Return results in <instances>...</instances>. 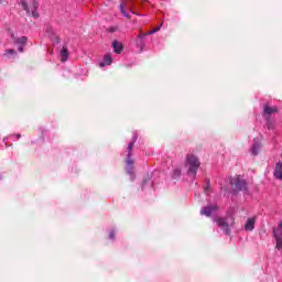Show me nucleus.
<instances>
[{"mask_svg": "<svg viewBox=\"0 0 282 282\" xmlns=\"http://www.w3.org/2000/svg\"><path fill=\"white\" fill-rule=\"evenodd\" d=\"M22 8L26 13L32 14L34 19H39V2L36 0H33L30 4H28L25 1H22Z\"/></svg>", "mask_w": 282, "mask_h": 282, "instance_id": "obj_5", "label": "nucleus"}, {"mask_svg": "<svg viewBox=\"0 0 282 282\" xmlns=\"http://www.w3.org/2000/svg\"><path fill=\"white\" fill-rule=\"evenodd\" d=\"M109 239L111 241H113V239H116V229H112L110 232H109Z\"/></svg>", "mask_w": 282, "mask_h": 282, "instance_id": "obj_24", "label": "nucleus"}, {"mask_svg": "<svg viewBox=\"0 0 282 282\" xmlns=\"http://www.w3.org/2000/svg\"><path fill=\"white\" fill-rule=\"evenodd\" d=\"M217 210V206L207 205L200 210V215H205V217H210Z\"/></svg>", "mask_w": 282, "mask_h": 282, "instance_id": "obj_9", "label": "nucleus"}, {"mask_svg": "<svg viewBox=\"0 0 282 282\" xmlns=\"http://www.w3.org/2000/svg\"><path fill=\"white\" fill-rule=\"evenodd\" d=\"M254 224H257V218H248L246 224H245V230L247 232H252L254 230Z\"/></svg>", "mask_w": 282, "mask_h": 282, "instance_id": "obj_10", "label": "nucleus"}, {"mask_svg": "<svg viewBox=\"0 0 282 282\" xmlns=\"http://www.w3.org/2000/svg\"><path fill=\"white\" fill-rule=\"evenodd\" d=\"M279 111V108L276 106L271 107L270 105H264L263 106V118H270L272 113H276Z\"/></svg>", "mask_w": 282, "mask_h": 282, "instance_id": "obj_8", "label": "nucleus"}, {"mask_svg": "<svg viewBox=\"0 0 282 282\" xmlns=\"http://www.w3.org/2000/svg\"><path fill=\"white\" fill-rule=\"evenodd\" d=\"M144 36H149V34L138 35L137 37V47L140 48V52L144 50Z\"/></svg>", "mask_w": 282, "mask_h": 282, "instance_id": "obj_15", "label": "nucleus"}, {"mask_svg": "<svg viewBox=\"0 0 282 282\" xmlns=\"http://www.w3.org/2000/svg\"><path fill=\"white\" fill-rule=\"evenodd\" d=\"M0 3H1V0H0Z\"/></svg>", "mask_w": 282, "mask_h": 282, "instance_id": "obj_28", "label": "nucleus"}, {"mask_svg": "<svg viewBox=\"0 0 282 282\" xmlns=\"http://www.w3.org/2000/svg\"><path fill=\"white\" fill-rule=\"evenodd\" d=\"M119 8H120V11H121V14L123 15V17H126V19H129L131 15L129 14V12H127L126 10H124V4H120L119 6Z\"/></svg>", "mask_w": 282, "mask_h": 282, "instance_id": "obj_21", "label": "nucleus"}, {"mask_svg": "<svg viewBox=\"0 0 282 282\" xmlns=\"http://www.w3.org/2000/svg\"><path fill=\"white\" fill-rule=\"evenodd\" d=\"M112 50H113L115 54H122L124 46L119 41H113Z\"/></svg>", "mask_w": 282, "mask_h": 282, "instance_id": "obj_14", "label": "nucleus"}, {"mask_svg": "<svg viewBox=\"0 0 282 282\" xmlns=\"http://www.w3.org/2000/svg\"><path fill=\"white\" fill-rule=\"evenodd\" d=\"M42 133H45V130H42Z\"/></svg>", "mask_w": 282, "mask_h": 282, "instance_id": "obj_27", "label": "nucleus"}, {"mask_svg": "<svg viewBox=\"0 0 282 282\" xmlns=\"http://www.w3.org/2000/svg\"><path fill=\"white\" fill-rule=\"evenodd\" d=\"M160 30H162V24L153 29L152 31L148 32V35L151 36V34H155V32H160Z\"/></svg>", "mask_w": 282, "mask_h": 282, "instance_id": "obj_22", "label": "nucleus"}, {"mask_svg": "<svg viewBox=\"0 0 282 282\" xmlns=\"http://www.w3.org/2000/svg\"><path fill=\"white\" fill-rule=\"evenodd\" d=\"M274 237L276 239V250H282V221L280 223L278 229L274 231Z\"/></svg>", "mask_w": 282, "mask_h": 282, "instance_id": "obj_6", "label": "nucleus"}, {"mask_svg": "<svg viewBox=\"0 0 282 282\" xmlns=\"http://www.w3.org/2000/svg\"><path fill=\"white\" fill-rule=\"evenodd\" d=\"M4 56H7V58H14L17 56V51L9 48L6 51Z\"/></svg>", "mask_w": 282, "mask_h": 282, "instance_id": "obj_19", "label": "nucleus"}, {"mask_svg": "<svg viewBox=\"0 0 282 282\" xmlns=\"http://www.w3.org/2000/svg\"><path fill=\"white\" fill-rule=\"evenodd\" d=\"M231 188L232 191H243L245 193H248V183L246 180L236 176L230 180Z\"/></svg>", "mask_w": 282, "mask_h": 282, "instance_id": "obj_4", "label": "nucleus"}, {"mask_svg": "<svg viewBox=\"0 0 282 282\" xmlns=\"http://www.w3.org/2000/svg\"><path fill=\"white\" fill-rule=\"evenodd\" d=\"M249 151L253 158H257L261 153V141L254 140Z\"/></svg>", "mask_w": 282, "mask_h": 282, "instance_id": "obj_7", "label": "nucleus"}, {"mask_svg": "<svg viewBox=\"0 0 282 282\" xmlns=\"http://www.w3.org/2000/svg\"><path fill=\"white\" fill-rule=\"evenodd\" d=\"M209 191H210V181H207L206 186H204V193H206V195H208Z\"/></svg>", "mask_w": 282, "mask_h": 282, "instance_id": "obj_23", "label": "nucleus"}, {"mask_svg": "<svg viewBox=\"0 0 282 282\" xmlns=\"http://www.w3.org/2000/svg\"><path fill=\"white\" fill-rule=\"evenodd\" d=\"M199 166H202L199 158H197L195 154L186 155L185 169L187 170L188 177L195 178L197 176V171H199Z\"/></svg>", "mask_w": 282, "mask_h": 282, "instance_id": "obj_2", "label": "nucleus"}, {"mask_svg": "<svg viewBox=\"0 0 282 282\" xmlns=\"http://www.w3.org/2000/svg\"><path fill=\"white\" fill-rule=\"evenodd\" d=\"M214 221H216L224 235H230V228L235 226V218L232 216H227L225 218L218 217L214 219Z\"/></svg>", "mask_w": 282, "mask_h": 282, "instance_id": "obj_3", "label": "nucleus"}, {"mask_svg": "<svg viewBox=\"0 0 282 282\" xmlns=\"http://www.w3.org/2000/svg\"><path fill=\"white\" fill-rule=\"evenodd\" d=\"M147 188H153V181L151 178L143 181L142 191H147Z\"/></svg>", "mask_w": 282, "mask_h": 282, "instance_id": "obj_18", "label": "nucleus"}, {"mask_svg": "<svg viewBox=\"0 0 282 282\" xmlns=\"http://www.w3.org/2000/svg\"><path fill=\"white\" fill-rule=\"evenodd\" d=\"M59 56H61L62 63H67V61L69 59V51L67 50V47L65 46L62 47L59 52Z\"/></svg>", "mask_w": 282, "mask_h": 282, "instance_id": "obj_13", "label": "nucleus"}, {"mask_svg": "<svg viewBox=\"0 0 282 282\" xmlns=\"http://www.w3.org/2000/svg\"><path fill=\"white\" fill-rule=\"evenodd\" d=\"M15 138H17V140H20L21 134H17Z\"/></svg>", "mask_w": 282, "mask_h": 282, "instance_id": "obj_26", "label": "nucleus"}, {"mask_svg": "<svg viewBox=\"0 0 282 282\" xmlns=\"http://www.w3.org/2000/svg\"><path fill=\"white\" fill-rule=\"evenodd\" d=\"M273 176L275 180H280V182H282V162L281 161H279L275 164V169L273 171Z\"/></svg>", "mask_w": 282, "mask_h": 282, "instance_id": "obj_11", "label": "nucleus"}, {"mask_svg": "<svg viewBox=\"0 0 282 282\" xmlns=\"http://www.w3.org/2000/svg\"><path fill=\"white\" fill-rule=\"evenodd\" d=\"M18 50L19 52H23V44H19Z\"/></svg>", "mask_w": 282, "mask_h": 282, "instance_id": "obj_25", "label": "nucleus"}, {"mask_svg": "<svg viewBox=\"0 0 282 282\" xmlns=\"http://www.w3.org/2000/svg\"><path fill=\"white\" fill-rule=\"evenodd\" d=\"M265 120V127L269 131H274L275 122L271 118H267Z\"/></svg>", "mask_w": 282, "mask_h": 282, "instance_id": "obj_16", "label": "nucleus"}, {"mask_svg": "<svg viewBox=\"0 0 282 282\" xmlns=\"http://www.w3.org/2000/svg\"><path fill=\"white\" fill-rule=\"evenodd\" d=\"M17 45H24V43H28L26 36H21L15 40Z\"/></svg>", "mask_w": 282, "mask_h": 282, "instance_id": "obj_20", "label": "nucleus"}, {"mask_svg": "<svg viewBox=\"0 0 282 282\" xmlns=\"http://www.w3.org/2000/svg\"><path fill=\"white\" fill-rule=\"evenodd\" d=\"M135 142H138V132H133L132 140L128 144V154H127V161H126V171L132 182L135 180V173H133L134 161L132 159V156H133L132 151H133V145L135 144Z\"/></svg>", "mask_w": 282, "mask_h": 282, "instance_id": "obj_1", "label": "nucleus"}, {"mask_svg": "<svg viewBox=\"0 0 282 282\" xmlns=\"http://www.w3.org/2000/svg\"><path fill=\"white\" fill-rule=\"evenodd\" d=\"M182 175V166L178 165L173 170L172 177L173 180H177Z\"/></svg>", "mask_w": 282, "mask_h": 282, "instance_id": "obj_17", "label": "nucleus"}, {"mask_svg": "<svg viewBox=\"0 0 282 282\" xmlns=\"http://www.w3.org/2000/svg\"><path fill=\"white\" fill-rule=\"evenodd\" d=\"M113 63V56L110 53H107L104 56V61L99 63V67H107V65H111Z\"/></svg>", "mask_w": 282, "mask_h": 282, "instance_id": "obj_12", "label": "nucleus"}]
</instances>
